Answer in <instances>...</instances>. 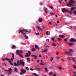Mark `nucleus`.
Here are the masks:
<instances>
[{
  "mask_svg": "<svg viewBox=\"0 0 76 76\" xmlns=\"http://www.w3.org/2000/svg\"><path fill=\"white\" fill-rule=\"evenodd\" d=\"M73 52V50L72 49H69V52H65V54L68 55V56H72V53Z\"/></svg>",
  "mask_w": 76,
  "mask_h": 76,
  "instance_id": "1",
  "label": "nucleus"
},
{
  "mask_svg": "<svg viewBox=\"0 0 76 76\" xmlns=\"http://www.w3.org/2000/svg\"><path fill=\"white\" fill-rule=\"evenodd\" d=\"M14 65L15 66H17V67H18V66H20V63H19V60H18L17 64H16V63L15 62L14 63Z\"/></svg>",
  "mask_w": 76,
  "mask_h": 76,
  "instance_id": "2",
  "label": "nucleus"
},
{
  "mask_svg": "<svg viewBox=\"0 0 76 76\" xmlns=\"http://www.w3.org/2000/svg\"><path fill=\"white\" fill-rule=\"evenodd\" d=\"M20 63V65H22L23 66H25V63L23 62L22 60H21L20 61H19Z\"/></svg>",
  "mask_w": 76,
  "mask_h": 76,
  "instance_id": "3",
  "label": "nucleus"
},
{
  "mask_svg": "<svg viewBox=\"0 0 76 76\" xmlns=\"http://www.w3.org/2000/svg\"><path fill=\"white\" fill-rule=\"evenodd\" d=\"M21 72L22 73L24 74L25 73V72H26V70L23 69H21Z\"/></svg>",
  "mask_w": 76,
  "mask_h": 76,
  "instance_id": "4",
  "label": "nucleus"
},
{
  "mask_svg": "<svg viewBox=\"0 0 76 76\" xmlns=\"http://www.w3.org/2000/svg\"><path fill=\"white\" fill-rule=\"evenodd\" d=\"M68 11H67V10L66 9V8H64L62 10V12L64 13L66 12H68Z\"/></svg>",
  "mask_w": 76,
  "mask_h": 76,
  "instance_id": "5",
  "label": "nucleus"
},
{
  "mask_svg": "<svg viewBox=\"0 0 76 76\" xmlns=\"http://www.w3.org/2000/svg\"><path fill=\"white\" fill-rule=\"evenodd\" d=\"M70 41H71V42H76V39L73 38H72L70 39Z\"/></svg>",
  "mask_w": 76,
  "mask_h": 76,
  "instance_id": "6",
  "label": "nucleus"
},
{
  "mask_svg": "<svg viewBox=\"0 0 76 76\" xmlns=\"http://www.w3.org/2000/svg\"><path fill=\"white\" fill-rule=\"evenodd\" d=\"M12 71H13V70H12V69L10 68L9 69V72L10 74H12Z\"/></svg>",
  "mask_w": 76,
  "mask_h": 76,
  "instance_id": "7",
  "label": "nucleus"
},
{
  "mask_svg": "<svg viewBox=\"0 0 76 76\" xmlns=\"http://www.w3.org/2000/svg\"><path fill=\"white\" fill-rule=\"evenodd\" d=\"M68 6L69 7H70V6H74V5L73 4L70 3H68Z\"/></svg>",
  "mask_w": 76,
  "mask_h": 76,
  "instance_id": "8",
  "label": "nucleus"
},
{
  "mask_svg": "<svg viewBox=\"0 0 76 76\" xmlns=\"http://www.w3.org/2000/svg\"><path fill=\"white\" fill-rule=\"evenodd\" d=\"M31 56L32 57H33L34 59H36V58H37V55L35 56L34 55H31Z\"/></svg>",
  "mask_w": 76,
  "mask_h": 76,
  "instance_id": "9",
  "label": "nucleus"
},
{
  "mask_svg": "<svg viewBox=\"0 0 76 76\" xmlns=\"http://www.w3.org/2000/svg\"><path fill=\"white\" fill-rule=\"evenodd\" d=\"M35 47L36 49H37L38 50H39V47H38V46L37 45H35Z\"/></svg>",
  "mask_w": 76,
  "mask_h": 76,
  "instance_id": "10",
  "label": "nucleus"
},
{
  "mask_svg": "<svg viewBox=\"0 0 76 76\" xmlns=\"http://www.w3.org/2000/svg\"><path fill=\"white\" fill-rule=\"evenodd\" d=\"M59 37L61 38H65V36L64 35H61V34H60L59 36Z\"/></svg>",
  "mask_w": 76,
  "mask_h": 76,
  "instance_id": "11",
  "label": "nucleus"
},
{
  "mask_svg": "<svg viewBox=\"0 0 76 76\" xmlns=\"http://www.w3.org/2000/svg\"><path fill=\"white\" fill-rule=\"evenodd\" d=\"M42 20H43L42 18H39V19L38 21L39 22H42Z\"/></svg>",
  "mask_w": 76,
  "mask_h": 76,
  "instance_id": "12",
  "label": "nucleus"
},
{
  "mask_svg": "<svg viewBox=\"0 0 76 76\" xmlns=\"http://www.w3.org/2000/svg\"><path fill=\"white\" fill-rule=\"evenodd\" d=\"M36 27L38 29V30L40 31H41V28H40V27L39 26H36Z\"/></svg>",
  "mask_w": 76,
  "mask_h": 76,
  "instance_id": "13",
  "label": "nucleus"
},
{
  "mask_svg": "<svg viewBox=\"0 0 76 76\" xmlns=\"http://www.w3.org/2000/svg\"><path fill=\"white\" fill-rule=\"evenodd\" d=\"M75 7H72L70 9V11H72L73 10H75Z\"/></svg>",
  "mask_w": 76,
  "mask_h": 76,
  "instance_id": "14",
  "label": "nucleus"
},
{
  "mask_svg": "<svg viewBox=\"0 0 76 76\" xmlns=\"http://www.w3.org/2000/svg\"><path fill=\"white\" fill-rule=\"evenodd\" d=\"M69 3H73L74 4L75 3L73 0H70L69 1Z\"/></svg>",
  "mask_w": 76,
  "mask_h": 76,
  "instance_id": "15",
  "label": "nucleus"
},
{
  "mask_svg": "<svg viewBox=\"0 0 76 76\" xmlns=\"http://www.w3.org/2000/svg\"><path fill=\"white\" fill-rule=\"evenodd\" d=\"M48 7H49L51 9H53V7L52 6H50V5H48Z\"/></svg>",
  "mask_w": 76,
  "mask_h": 76,
  "instance_id": "16",
  "label": "nucleus"
},
{
  "mask_svg": "<svg viewBox=\"0 0 76 76\" xmlns=\"http://www.w3.org/2000/svg\"><path fill=\"white\" fill-rule=\"evenodd\" d=\"M22 30L24 32H28V30L27 29H22Z\"/></svg>",
  "mask_w": 76,
  "mask_h": 76,
  "instance_id": "17",
  "label": "nucleus"
},
{
  "mask_svg": "<svg viewBox=\"0 0 76 76\" xmlns=\"http://www.w3.org/2000/svg\"><path fill=\"white\" fill-rule=\"evenodd\" d=\"M12 58H13V59H14V60H15V56H14V54L13 53H12Z\"/></svg>",
  "mask_w": 76,
  "mask_h": 76,
  "instance_id": "18",
  "label": "nucleus"
},
{
  "mask_svg": "<svg viewBox=\"0 0 76 76\" xmlns=\"http://www.w3.org/2000/svg\"><path fill=\"white\" fill-rule=\"evenodd\" d=\"M74 44V43H69V46H72V45H73Z\"/></svg>",
  "mask_w": 76,
  "mask_h": 76,
  "instance_id": "19",
  "label": "nucleus"
},
{
  "mask_svg": "<svg viewBox=\"0 0 76 76\" xmlns=\"http://www.w3.org/2000/svg\"><path fill=\"white\" fill-rule=\"evenodd\" d=\"M29 56V55H28V53H26V54L25 55V57H28Z\"/></svg>",
  "mask_w": 76,
  "mask_h": 76,
  "instance_id": "20",
  "label": "nucleus"
},
{
  "mask_svg": "<svg viewBox=\"0 0 76 76\" xmlns=\"http://www.w3.org/2000/svg\"><path fill=\"white\" fill-rule=\"evenodd\" d=\"M28 56L29 57L31 56V51H28Z\"/></svg>",
  "mask_w": 76,
  "mask_h": 76,
  "instance_id": "21",
  "label": "nucleus"
},
{
  "mask_svg": "<svg viewBox=\"0 0 76 76\" xmlns=\"http://www.w3.org/2000/svg\"><path fill=\"white\" fill-rule=\"evenodd\" d=\"M19 56L20 57H22V58H23V56L22 55V54L20 53V55H19Z\"/></svg>",
  "mask_w": 76,
  "mask_h": 76,
  "instance_id": "22",
  "label": "nucleus"
},
{
  "mask_svg": "<svg viewBox=\"0 0 76 76\" xmlns=\"http://www.w3.org/2000/svg\"><path fill=\"white\" fill-rule=\"evenodd\" d=\"M24 37H26L25 38V39H28V36H27L26 35H24Z\"/></svg>",
  "mask_w": 76,
  "mask_h": 76,
  "instance_id": "23",
  "label": "nucleus"
},
{
  "mask_svg": "<svg viewBox=\"0 0 76 76\" xmlns=\"http://www.w3.org/2000/svg\"><path fill=\"white\" fill-rule=\"evenodd\" d=\"M57 39L58 41H61V39L60 38H57Z\"/></svg>",
  "mask_w": 76,
  "mask_h": 76,
  "instance_id": "24",
  "label": "nucleus"
},
{
  "mask_svg": "<svg viewBox=\"0 0 76 76\" xmlns=\"http://www.w3.org/2000/svg\"><path fill=\"white\" fill-rule=\"evenodd\" d=\"M16 48V46L15 45H13L12 46V49H13V48Z\"/></svg>",
  "mask_w": 76,
  "mask_h": 76,
  "instance_id": "25",
  "label": "nucleus"
},
{
  "mask_svg": "<svg viewBox=\"0 0 76 76\" xmlns=\"http://www.w3.org/2000/svg\"><path fill=\"white\" fill-rule=\"evenodd\" d=\"M15 70L16 72H18V70L17 69V68H15Z\"/></svg>",
  "mask_w": 76,
  "mask_h": 76,
  "instance_id": "26",
  "label": "nucleus"
},
{
  "mask_svg": "<svg viewBox=\"0 0 76 76\" xmlns=\"http://www.w3.org/2000/svg\"><path fill=\"white\" fill-rule=\"evenodd\" d=\"M33 75H34L35 76H38V75L37 74L35 73H33Z\"/></svg>",
  "mask_w": 76,
  "mask_h": 76,
  "instance_id": "27",
  "label": "nucleus"
},
{
  "mask_svg": "<svg viewBox=\"0 0 76 76\" xmlns=\"http://www.w3.org/2000/svg\"><path fill=\"white\" fill-rule=\"evenodd\" d=\"M35 48H33L31 49V50L33 51H34L35 50Z\"/></svg>",
  "mask_w": 76,
  "mask_h": 76,
  "instance_id": "28",
  "label": "nucleus"
},
{
  "mask_svg": "<svg viewBox=\"0 0 76 76\" xmlns=\"http://www.w3.org/2000/svg\"><path fill=\"white\" fill-rule=\"evenodd\" d=\"M50 15H52L53 16V15H54V13H53V12H50Z\"/></svg>",
  "mask_w": 76,
  "mask_h": 76,
  "instance_id": "29",
  "label": "nucleus"
},
{
  "mask_svg": "<svg viewBox=\"0 0 76 76\" xmlns=\"http://www.w3.org/2000/svg\"><path fill=\"white\" fill-rule=\"evenodd\" d=\"M67 12H69V13L70 14H72V11H68Z\"/></svg>",
  "mask_w": 76,
  "mask_h": 76,
  "instance_id": "30",
  "label": "nucleus"
},
{
  "mask_svg": "<svg viewBox=\"0 0 76 76\" xmlns=\"http://www.w3.org/2000/svg\"><path fill=\"white\" fill-rule=\"evenodd\" d=\"M31 31H32L30 29L28 31V30L27 32H28V33H30V32H31Z\"/></svg>",
  "mask_w": 76,
  "mask_h": 76,
  "instance_id": "31",
  "label": "nucleus"
},
{
  "mask_svg": "<svg viewBox=\"0 0 76 76\" xmlns=\"http://www.w3.org/2000/svg\"><path fill=\"white\" fill-rule=\"evenodd\" d=\"M30 60V58H27V61H29Z\"/></svg>",
  "mask_w": 76,
  "mask_h": 76,
  "instance_id": "32",
  "label": "nucleus"
},
{
  "mask_svg": "<svg viewBox=\"0 0 76 76\" xmlns=\"http://www.w3.org/2000/svg\"><path fill=\"white\" fill-rule=\"evenodd\" d=\"M42 70V69H41V68H38V71H40V70Z\"/></svg>",
  "mask_w": 76,
  "mask_h": 76,
  "instance_id": "33",
  "label": "nucleus"
},
{
  "mask_svg": "<svg viewBox=\"0 0 76 76\" xmlns=\"http://www.w3.org/2000/svg\"><path fill=\"white\" fill-rule=\"evenodd\" d=\"M47 50H48V49H47V48L45 49L44 50V52H45V53H46Z\"/></svg>",
  "mask_w": 76,
  "mask_h": 76,
  "instance_id": "34",
  "label": "nucleus"
},
{
  "mask_svg": "<svg viewBox=\"0 0 76 76\" xmlns=\"http://www.w3.org/2000/svg\"><path fill=\"white\" fill-rule=\"evenodd\" d=\"M5 60H7V61L8 60L9 61V60H10V59H9L7 58H5Z\"/></svg>",
  "mask_w": 76,
  "mask_h": 76,
  "instance_id": "35",
  "label": "nucleus"
},
{
  "mask_svg": "<svg viewBox=\"0 0 76 76\" xmlns=\"http://www.w3.org/2000/svg\"><path fill=\"white\" fill-rule=\"evenodd\" d=\"M67 39H64V41H65V42H66V41H67Z\"/></svg>",
  "mask_w": 76,
  "mask_h": 76,
  "instance_id": "36",
  "label": "nucleus"
},
{
  "mask_svg": "<svg viewBox=\"0 0 76 76\" xmlns=\"http://www.w3.org/2000/svg\"><path fill=\"white\" fill-rule=\"evenodd\" d=\"M22 32V30L20 29V31H19V34H20L21 32Z\"/></svg>",
  "mask_w": 76,
  "mask_h": 76,
  "instance_id": "37",
  "label": "nucleus"
},
{
  "mask_svg": "<svg viewBox=\"0 0 76 76\" xmlns=\"http://www.w3.org/2000/svg\"><path fill=\"white\" fill-rule=\"evenodd\" d=\"M19 53H23V51H22V50H20Z\"/></svg>",
  "mask_w": 76,
  "mask_h": 76,
  "instance_id": "38",
  "label": "nucleus"
},
{
  "mask_svg": "<svg viewBox=\"0 0 76 76\" xmlns=\"http://www.w3.org/2000/svg\"><path fill=\"white\" fill-rule=\"evenodd\" d=\"M20 50H16V53H19L20 52Z\"/></svg>",
  "mask_w": 76,
  "mask_h": 76,
  "instance_id": "39",
  "label": "nucleus"
},
{
  "mask_svg": "<svg viewBox=\"0 0 76 76\" xmlns=\"http://www.w3.org/2000/svg\"><path fill=\"white\" fill-rule=\"evenodd\" d=\"M52 46H56V44L55 43H53L52 44Z\"/></svg>",
  "mask_w": 76,
  "mask_h": 76,
  "instance_id": "40",
  "label": "nucleus"
},
{
  "mask_svg": "<svg viewBox=\"0 0 76 76\" xmlns=\"http://www.w3.org/2000/svg\"><path fill=\"white\" fill-rule=\"evenodd\" d=\"M46 33L47 35H48V31H47Z\"/></svg>",
  "mask_w": 76,
  "mask_h": 76,
  "instance_id": "41",
  "label": "nucleus"
},
{
  "mask_svg": "<svg viewBox=\"0 0 76 76\" xmlns=\"http://www.w3.org/2000/svg\"><path fill=\"white\" fill-rule=\"evenodd\" d=\"M61 2H62V1L60 0L58 1V2L59 3H61Z\"/></svg>",
  "mask_w": 76,
  "mask_h": 76,
  "instance_id": "42",
  "label": "nucleus"
},
{
  "mask_svg": "<svg viewBox=\"0 0 76 76\" xmlns=\"http://www.w3.org/2000/svg\"><path fill=\"white\" fill-rule=\"evenodd\" d=\"M51 39L53 41H54V38H53V37Z\"/></svg>",
  "mask_w": 76,
  "mask_h": 76,
  "instance_id": "43",
  "label": "nucleus"
},
{
  "mask_svg": "<svg viewBox=\"0 0 76 76\" xmlns=\"http://www.w3.org/2000/svg\"><path fill=\"white\" fill-rule=\"evenodd\" d=\"M59 70H61L62 69V68L61 67H59Z\"/></svg>",
  "mask_w": 76,
  "mask_h": 76,
  "instance_id": "44",
  "label": "nucleus"
},
{
  "mask_svg": "<svg viewBox=\"0 0 76 76\" xmlns=\"http://www.w3.org/2000/svg\"><path fill=\"white\" fill-rule=\"evenodd\" d=\"M26 70H29V68H28V67H26Z\"/></svg>",
  "mask_w": 76,
  "mask_h": 76,
  "instance_id": "45",
  "label": "nucleus"
},
{
  "mask_svg": "<svg viewBox=\"0 0 76 76\" xmlns=\"http://www.w3.org/2000/svg\"><path fill=\"white\" fill-rule=\"evenodd\" d=\"M74 15H76V11H75L74 12Z\"/></svg>",
  "mask_w": 76,
  "mask_h": 76,
  "instance_id": "46",
  "label": "nucleus"
},
{
  "mask_svg": "<svg viewBox=\"0 0 76 76\" xmlns=\"http://www.w3.org/2000/svg\"><path fill=\"white\" fill-rule=\"evenodd\" d=\"M53 74V72H50L49 73V75H51Z\"/></svg>",
  "mask_w": 76,
  "mask_h": 76,
  "instance_id": "47",
  "label": "nucleus"
},
{
  "mask_svg": "<svg viewBox=\"0 0 76 76\" xmlns=\"http://www.w3.org/2000/svg\"><path fill=\"white\" fill-rule=\"evenodd\" d=\"M68 60L69 61H70V60H71V58H67Z\"/></svg>",
  "mask_w": 76,
  "mask_h": 76,
  "instance_id": "48",
  "label": "nucleus"
},
{
  "mask_svg": "<svg viewBox=\"0 0 76 76\" xmlns=\"http://www.w3.org/2000/svg\"><path fill=\"white\" fill-rule=\"evenodd\" d=\"M8 62H9V63H10L12 62V61H10V60H9Z\"/></svg>",
  "mask_w": 76,
  "mask_h": 76,
  "instance_id": "49",
  "label": "nucleus"
},
{
  "mask_svg": "<svg viewBox=\"0 0 76 76\" xmlns=\"http://www.w3.org/2000/svg\"><path fill=\"white\" fill-rule=\"evenodd\" d=\"M45 72H47V68H45Z\"/></svg>",
  "mask_w": 76,
  "mask_h": 76,
  "instance_id": "50",
  "label": "nucleus"
},
{
  "mask_svg": "<svg viewBox=\"0 0 76 76\" xmlns=\"http://www.w3.org/2000/svg\"><path fill=\"white\" fill-rule=\"evenodd\" d=\"M44 4V3H40V5H42V4Z\"/></svg>",
  "mask_w": 76,
  "mask_h": 76,
  "instance_id": "51",
  "label": "nucleus"
},
{
  "mask_svg": "<svg viewBox=\"0 0 76 76\" xmlns=\"http://www.w3.org/2000/svg\"><path fill=\"white\" fill-rule=\"evenodd\" d=\"M53 60V58L52 57L51 58L50 61H52Z\"/></svg>",
  "mask_w": 76,
  "mask_h": 76,
  "instance_id": "52",
  "label": "nucleus"
},
{
  "mask_svg": "<svg viewBox=\"0 0 76 76\" xmlns=\"http://www.w3.org/2000/svg\"><path fill=\"white\" fill-rule=\"evenodd\" d=\"M30 70H31V71H33V70H34V69H32V68H30Z\"/></svg>",
  "mask_w": 76,
  "mask_h": 76,
  "instance_id": "53",
  "label": "nucleus"
},
{
  "mask_svg": "<svg viewBox=\"0 0 76 76\" xmlns=\"http://www.w3.org/2000/svg\"><path fill=\"white\" fill-rule=\"evenodd\" d=\"M10 64L12 65H13V63H12V62L11 63H10Z\"/></svg>",
  "mask_w": 76,
  "mask_h": 76,
  "instance_id": "54",
  "label": "nucleus"
},
{
  "mask_svg": "<svg viewBox=\"0 0 76 76\" xmlns=\"http://www.w3.org/2000/svg\"><path fill=\"white\" fill-rule=\"evenodd\" d=\"M49 41H50V40H49V39H47L46 40V41H48V42H49Z\"/></svg>",
  "mask_w": 76,
  "mask_h": 76,
  "instance_id": "55",
  "label": "nucleus"
},
{
  "mask_svg": "<svg viewBox=\"0 0 76 76\" xmlns=\"http://www.w3.org/2000/svg\"><path fill=\"white\" fill-rule=\"evenodd\" d=\"M39 33H37L35 34L36 35H39Z\"/></svg>",
  "mask_w": 76,
  "mask_h": 76,
  "instance_id": "56",
  "label": "nucleus"
},
{
  "mask_svg": "<svg viewBox=\"0 0 76 76\" xmlns=\"http://www.w3.org/2000/svg\"><path fill=\"white\" fill-rule=\"evenodd\" d=\"M16 54H17V55H18L19 56L20 53H16Z\"/></svg>",
  "mask_w": 76,
  "mask_h": 76,
  "instance_id": "57",
  "label": "nucleus"
},
{
  "mask_svg": "<svg viewBox=\"0 0 76 76\" xmlns=\"http://www.w3.org/2000/svg\"><path fill=\"white\" fill-rule=\"evenodd\" d=\"M59 22H60L58 20V21H57V23H59Z\"/></svg>",
  "mask_w": 76,
  "mask_h": 76,
  "instance_id": "58",
  "label": "nucleus"
},
{
  "mask_svg": "<svg viewBox=\"0 0 76 76\" xmlns=\"http://www.w3.org/2000/svg\"><path fill=\"white\" fill-rule=\"evenodd\" d=\"M73 67L74 69H76V66H74Z\"/></svg>",
  "mask_w": 76,
  "mask_h": 76,
  "instance_id": "59",
  "label": "nucleus"
},
{
  "mask_svg": "<svg viewBox=\"0 0 76 76\" xmlns=\"http://www.w3.org/2000/svg\"><path fill=\"white\" fill-rule=\"evenodd\" d=\"M20 75H22L23 74L22 73V72H20Z\"/></svg>",
  "mask_w": 76,
  "mask_h": 76,
  "instance_id": "60",
  "label": "nucleus"
},
{
  "mask_svg": "<svg viewBox=\"0 0 76 76\" xmlns=\"http://www.w3.org/2000/svg\"><path fill=\"white\" fill-rule=\"evenodd\" d=\"M50 47V46H49L48 45L45 46L46 48H47V47Z\"/></svg>",
  "mask_w": 76,
  "mask_h": 76,
  "instance_id": "61",
  "label": "nucleus"
},
{
  "mask_svg": "<svg viewBox=\"0 0 76 76\" xmlns=\"http://www.w3.org/2000/svg\"><path fill=\"white\" fill-rule=\"evenodd\" d=\"M23 35H26V33H24L23 34Z\"/></svg>",
  "mask_w": 76,
  "mask_h": 76,
  "instance_id": "62",
  "label": "nucleus"
},
{
  "mask_svg": "<svg viewBox=\"0 0 76 76\" xmlns=\"http://www.w3.org/2000/svg\"><path fill=\"white\" fill-rule=\"evenodd\" d=\"M56 55H58V53H56Z\"/></svg>",
  "mask_w": 76,
  "mask_h": 76,
  "instance_id": "63",
  "label": "nucleus"
},
{
  "mask_svg": "<svg viewBox=\"0 0 76 76\" xmlns=\"http://www.w3.org/2000/svg\"><path fill=\"white\" fill-rule=\"evenodd\" d=\"M39 57H42V56H41V55H39Z\"/></svg>",
  "mask_w": 76,
  "mask_h": 76,
  "instance_id": "64",
  "label": "nucleus"
}]
</instances>
